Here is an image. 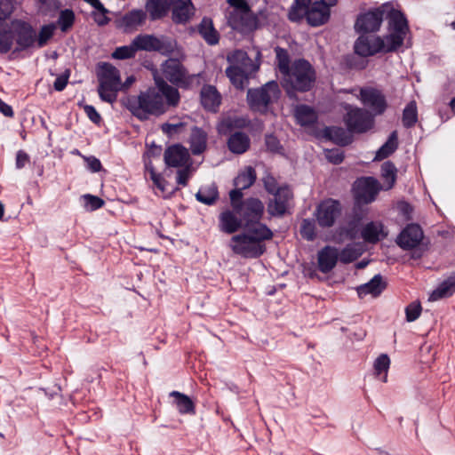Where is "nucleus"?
<instances>
[{"instance_id": "34", "label": "nucleus", "mask_w": 455, "mask_h": 455, "mask_svg": "<svg viewBox=\"0 0 455 455\" xmlns=\"http://www.w3.org/2000/svg\"><path fill=\"white\" fill-rule=\"evenodd\" d=\"M454 292L455 272L438 284V286L429 294L428 299L430 301H437L452 296Z\"/></svg>"}, {"instance_id": "27", "label": "nucleus", "mask_w": 455, "mask_h": 455, "mask_svg": "<svg viewBox=\"0 0 455 455\" xmlns=\"http://www.w3.org/2000/svg\"><path fill=\"white\" fill-rule=\"evenodd\" d=\"M227 146L228 150L235 155H242L251 147V139L243 132H235L228 134Z\"/></svg>"}, {"instance_id": "1", "label": "nucleus", "mask_w": 455, "mask_h": 455, "mask_svg": "<svg viewBox=\"0 0 455 455\" xmlns=\"http://www.w3.org/2000/svg\"><path fill=\"white\" fill-rule=\"evenodd\" d=\"M154 84L138 96H128L123 101L124 106L140 121L148 120L151 116H160L180 104L178 88L158 75H154Z\"/></svg>"}, {"instance_id": "6", "label": "nucleus", "mask_w": 455, "mask_h": 455, "mask_svg": "<svg viewBox=\"0 0 455 455\" xmlns=\"http://www.w3.org/2000/svg\"><path fill=\"white\" fill-rule=\"evenodd\" d=\"M97 77L100 100L111 104L116 102L122 87L120 71L109 62H100L97 68Z\"/></svg>"}, {"instance_id": "23", "label": "nucleus", "mask_w": 455, "mask_h": 455, "mask_svg": "<svg viewBox=\"0 0 455 455\" xmlns=\"http://www.w3.org/2000/svg\"><path fill=\"white\" fill-rule=\"evenodd\" d=\"M384 18L387 20V29L389 32L406 35L409 27L405 15L401 11L395 9L389 3L388 8L385 11Z\"/></svg>"}, {"instance_id": "55", "label": "nucleus", "mask_w": 455, "mask_h": 455, "mask_svg": "<svg viewBox=\"0 0 455 455\" xmlns=\"http://www.w3.org/2000/svg\"><path fill=\"white\" fill-rule=\"evenodd\" d=\"M421 311L422 307L419 302L414 301L410 303L405 307L406 321L414 322L419 317Z\"/></svg>"}, {"instance_id": "30", "label": "nucleus", "mask_w": 455, "mask_h": 455, "mask_svg": "<svg viewBox=\"0 0 455 455\" xmlns=\"http://www.w3.org/2000/svg\"><path fill=\"white\" fill-rule=\"evenodd\" d=\"M323 136L333 143L345 147L352 143L353 137L348 130L338 126H327L323 130Z\"/></svg>"}, {"instance_id": "56", "label": "nucleus", "mask_w": 455, "mask_h": 455, "mask_svg": "<svg viewBox=\"0 0 455 455\" xmlns=\"http://www.w3.org/2000/svg\"><path fill=\"white\" fill-rule=\"evenodd\" d=\"M85 207L90 211H96L104 205V200L93 195L84 196Z\"/></svg>"}, {"instance_id": "20", "label": "nucleus", "mask_w": 455, "mask_h": 455, "mask_svg": "<svg viewBox=\"0 0 455 455\" xmlns=\"http://www.w3.org/2000/svg\"><path fill=\"white\" fill-rule=\"evenodd\" d=\"M164 160L167 167L180 168L190 163V155L184 146L174 144L165 149Z\"/></svg>"}, {"instance_id": "14", "label": "nucleus", "mask_w": 455, "mask_h": 455, "mask_svg": "<svg viewBox=\"0 0 455 455\" xmlns=\"http://www.w3.org/2000/svg\"><path fill=\"white\" fill-rule=\"evenodd\" d=\"M359 99L363 105L369 108L374 116L383 115L387 108L386 96L375 87H362Z\"/></svg>"}, {"instance_id": "49", "label": "nucleus", "mask_w": 455, "mask_h": 455, "mask_svg": "<svg viewBox=\"0 0 455 455\" xmlns=\"http://www.w3.org/2000/svg\"><path fill=\"white\" fill-rule=\"evenodd\" d=\"M150 180L153 181L154 186L161 191L162 196L164 198L171 197L178 189L173 188L171 191H169L167 188L169 185L168 181L163 177L161 173H157L156 172H151Z\"/></svg>"}, {"instance_id": "3", "label": "nucleus", "mask_w": 455, "mask_h": 455, "mask_svg": "<svg viewBox=\"0 0 455 455\" xmlns=\"http://www.w3.org/2000/svg\"><path fill=\"white\" fill-rule=\"evenodd\" d=\"M316 73L305 59L295 60L291 70L282 77L281 84L290 99L296 98L297 92H309L315 85Z\"/></svg>"}, {"instance_id": "47", "label": "nucleus", "mask_w": 455, "mask_h": 455, "mask_svg": "<svg viewBox=\"0 0 455 455\" xmlns=\"http://www.w3.org/2000/svg\"><path fill=\"white\" fill-rule=\"evenodd\" d=\"M275 52L277 68L283 77L291 70L290 55L286 49L280 46H276Z\"/></svg>"}, {"instance_id": "9", "label": "nucleus", "mask_w": 455, "mask_h": 455, "mask_svg": "<svg viewBox=\"0 0 455 455\" xmlns=\"http://www.w3.org/2000/svg\"><path fill=\"white\" fill-rule=\"evenodd\" d=\"M237 65H231L226 68V75L231 84L237 89L243 90L248 81L249 75L256 72L259 66L243 51H236L233 54Z\"/></svg>"}, {"instance_id": "25", "label": "nucleus", "mask_w": 455, "mask_h": 455, "mask_svg": "<svg viewBox=\"0 0 455 455\" xmlns=\"http://www.w3.org/2000/svg\"><path fill=\"white\" fill-rule=\"evenodd\" d=\"M172 7V19L175 24H186L195 12L191 0H174Z\"/></svg>"}, {"instance_id": "15", "label": "nucleus", "mask_w": 455, "mask_h": 455, "mask_svg": "<svg viewBox=\"0 0 455 455\" xmlns=\"http://www.w3.org/2000/svg\"><path fill=\"white\" fill-rule=\"evenodd\" d=\"M273 198L269 199L267 204V211L271 217H283L290 208L293 198L292 191L289 187H279L275 193L272 194Z\"/></svg>"}, {"instance_id": "7", "label": "nucleus", "mask_w": 455, "mask_h": 455, "mask_svg": "<svg viewBox=\"0 0 455 455\" xmlns=\"http://www.w3.org/2000/svg\"><path fill=\"white\" fill-rule=\"evenodd\" d=\"M133 45L138 52H156L163 56H170L178 51L177 41L164 35L139 34L133 38Z\"/></svg>"}, {"instance_id": "44", "label": "nucleus", "mask_w": 455, "mask_h": 455, "mask_svg": "<svg viewBox=\"0 0 455 455\" xmlns=\"http://www.w3.org/2000/svg\"><path fill=\"white\" fill-rule=\"evenodd\" d=\"M418 122V108L415 100L410 101L403 110L402 123L403 127L410 129Z\"/></svg>"}, {"instance_id": "11", "label": "nucleus", "mask_w": 455, "mask_h": 455, "mask_svg": "<svg viewBox=\"0 0 455 455\" xmlns=\"http://www.w3.org/2000/svg\"><path fill=\"white\" fill-rule=\"evenodd\" d=\"M12 28L13 39L16 43L12 54L26 51L36 45V32L30 23L22 20H13Z\"/></svg>"}, {"instance_id": "29", "label": "nucleus", "mask_w": 455, "mask_h": 455, "mask_svg": "<svg viewBox=\"0 0 455 455\" xmlns=\"http://www.w3.org/2000/svg\"><path fill=\"white\" fill-rule=\"evenodd\" d=\"M294 116L298 124L302 127H311L318 121V114L315 109L306 104L295 107Z\"/></svg>"}, {"instance_id": "51", "label": "nucleus", "mask_w": 455, "mask_h": 455, "mask_svg": "<svg viewBox=\"0 0 455 455\" xmlns=\"http://www.w3.org/2000/svg\"><path fill=\"white\" fill-rule=\"evenodd\" d=\"M75 19L74 12L71 9H65L60 11L57 24L62 32H67L73 27Z\"/></svg>"}, {"instance_id": "4", "label": "nucleus", "mask_w": 455, "mask_h": 455, "mask_svg": "<svg viewBox=\"0 0 455 455\" xmlns=\"http://www.w3.org/2000/svg\"><path fill=\"white\" fill-rule=\"evenodd\" d=\"M337 0H294L290 7L288 18L298 22L304 18L312 27L326 23L330 18V7L336 4Z\"/></svg>"}, {"instance_id": "8", "label": "nucleus", "mask_w": 455, "mask_h": 455, "mask_svg": "<svg viewBox=\"0 0 455 455\" xmlns=\"http://www.w3.org/2000/svg\"><path fill=\"white\" fill-rule=\"evenodd\" d=\"M281 95V91L276 81H269L259 88L249 89L247 92V102L251 109L266 113L270 104L276 101Z\"/></svg>"}, {"instance_id": "45", "label": "nucleus", "mask_w": 455, "mask_h": 455, "mask_svg": "<svg viewBox=\"0 0 455 455\" xmlns=\"http://www.w3.org/2000/svg\"><path fill=\"white\" fill-rule=\"evenodd\" d=\"M406 35L397 32H389L383 39L382 52H395L403 43Z\"/></svg>"}, {"instance_id": "26", "label": "nucleus", "mask_w": 455, "mask_h": 455, "mask_svg": "<svg viewBox=\"0 0 455 455\" xmlns=\"http://www.w3.org/2000/svg\"><path fill=\"white\" fill-rule=\"evenodd\" d=\"M339 259L338 249L330 245L324 246L318 251L317 261L318 269L327 274L331 272L336 266Z\"/></svg>"}, {"instance_id": "58", "label": "nucleus", "mask_w": 455, "mask_h": 455, "mask_svg": "<svg viewBox=\"0 0 455 455\" xmlns=\"http://www.w3.org/2000/svg\"><path fill=\"white\" fill-rule=\"evenodd\" d=\"M324 155L326 159L333 164H339L345 157L344 152L339 148L326 149Z\"/></svg>"}, {"instance_id": "18", "label": "nucleus", "mask_w": 455, "mask_h": 455, "mask_svg": "<svg viewBox=\"0 0 455 455\" xmlns=\"http://www.w3.org/2000/svg\"><path fill=\"white\" fill-rule=\"evenodd\" d=\"M265 211L264 204L256 197H249L244 199V204L238 212L243 225L259 221L263 218Z\"/></svg>"}, {"instance_id": "33", "label": "nucleus", "mask_w": 455, "mask_h": 455, "mask_svg": "<svg viewBox=\"0 0 455 455\" xmlns=\"http://www.w3.org/2000/svg\"><path fill=\"white\" fill-rule=\"evenodd\" d=\"M208 135L202 128L194 126L189 137V147L194 156L203 154L207 148Z\"/></svg>"}, {"instance_id": "28", "label": "nucleus", "mask_w": 455, "mask_h": 455, "mask_svg": "<svg viewBox=\"0 0 455 455\" xmlns=\"http://www.w3.org/2000/svg\"><path fill=\"white\" fill-rule=\"evenodd\" d=\"M174 0H147L145 4L146 12H148L150 20H157L164 18Z\"/></svg>"}, {"instance_id": "46", "label": "nucleus", "mask_w": 455, "mask_h": 455, "mask_svg": "<svg viewBox=\"0 0 455 455\" xmlns=\"http://www.w3.org/2000/svg\"><path fill=\"white\" fill-rule=\"evenodd\" d=\"M381 178L386 183V190L392 188L396 180L397 169L393 162L386 161L381 165Z\"/></svg>"}, {"instance_id": "21", "label": "nucleus", "mask_w": 455, "mask_h": 455, "mask_svg": "<svg viewBox=\"0 0 455 455\" xmlns=\"http://www.w3.org/2000/svg\"><path fill=\"white\" fill-rule=\"evenodd\" d=\"M423 238V231L418 224H408L397 237V244L403 250L416 248Z\"/></svg>"}, {"instance_id": "16", "label": "nucleus", "mask_w": 455, "mask_h": 455, "mask_svg": "<svg viewBox=\"0 0 455 455\" xmlns=\"http://www.w3.org/2000/svg\"><path fill=\"white\" fill-rule=\"evenodd\" d=\"M341 212L339 201L329 198L321 202L315 212L316 220L322 228H331Z\"/></svg>"}, {"instance_id": "39", "label": "nucleus", "mask_w": 455, "mask_h": 455, "mask_svg": "<svg viewBox=\"0 0 455 455\" xmlns=\"http://www.w3.org/2000/svg\"><path fill=\"white\" fill-rule=\"evenodd\" d=\"M398 148V135L396 131H393L387 140L377 150L374 161H382L390 156Z\"/></svg>"}, {"instance_id": "38", "label": "nucleus", "mask_w": 455, "mask_h": 455, "mask_svg": "<svg viewBox=\"0 0 455 455\" xmlns=\"http://www.w3.org/2000/svg\"><path fill=\"white\" fill-rule=\"evenodd\" d=\"M361 236L367 243H378L381 236H386L383 234V225L380 222L375 221L367 223L361 231Z\"/></svg>"}, {"instance_id": "53", "label": "nucleus", "mask_w": 455, "mask_h": 455, "mask_svg": "<svg viewBox=\"0 0 455 455\" xmlns=\"http://www.w3.org/2000/svg\"><path fill=\"white\" fill-rule=\"evenodd\" d=\"M300 235L307 241H314L316 237L315 221L304 219L300 225Z\"/></svg>"}, {"instance_id": "13", "label": "nucleus", "mask_w": 455, "mask_h": 455, "mask_svg": "<svg viewBox=\"0 0 455 455\" xmlns=\"http://www.w3.org/2000/svg\"><path fill=\"white\" fill-rule=\"evenodd\" d=\"M387 8H388V3H385L378 8L360 14L357 17L355 24V30L361 33H371L378 31L383 21L385 11Z\"/></svg>"}, {"instance_id": "40", "label": "nucleus", "mask_w": 455, "mask_h": 455, "mask_svg": "<svg viewBox=\"0 0 455 455\" xmlns=\"http://www.w3.org/2000/svg\"><path fill=\"white\" fill-rule=\"evenodd\" d=\"M256 180L257 173L255 169L251 166H247L237 174L233 180V184L235 187L245 190L251 188Z\"/></svg>"}, {"instance_id": "2", "label": "nucleus", "mask_w": 455, "mask_h": 455, "mask_svg": "<svg viewBox=\"0 0 455 455\" xmlns=\"http://www.w3.org/2000/svg\"><path fill=\"white\" fill-rule=\"evenodd\" d=\"M243 229L231 238L232 251L244 259L259 258L266 252L265 242L273 238V231L260 220L243 225Z\"/></svg>"}, {"instance_id": "59", "label": "nucleus", "mask_w": 455, "mask_h": 455, "mask_svg": "<svg viewBox=\"0 0 455 455\" xmlns=\"http://www.w3.org/2000/svg\"><path fill=\"white\" fill-rule=\"evenodd\" d=\"M265 145L267 149L273 153H279L283 148L280 140L274 134L266 135Z\"/></svg>"}, {"instance_id": "50", "label": "nucleus", "mask_w": 455, "mask_h": 455, "mask_svg": "<svg viewBox=\"0 0 455 455\" xmlns=\"http://www.w3.org/2000/svg\"><path fill=\"white\" fill-rule=\"evenodd\" d=\"M56 29V25L54 23H50L47 25H44L41 27L38 36L36 35V44L38 48H42L45 46L48 41L53 36L54 31Z\"/></svg>"}, {"instance_id": "57", "label": "nucleus", "mask_w": 455, "mask_h": 455, "mask_svg": "<svg viewBox=\"0 0 455 455\" xmlns=\"http://www.w3.org/2000/svg\"><path fill=\"white\" fill-rule=\"evenodd\" d=\"M185 125L186 124L183 122L177 124L164 123L161 125V130L165 135L172 137L174 134L180 133Z\"/></svg>"}, {"instance_id": "5", "label": "nucleus", "mask_w": 455, "mask_h": 455, "mask_svg": "<svg viewBox=\"0 0 455 455\" xmlns=\"http://www.w3.org/2000/svg\"><path fill=\"white\" fill-rule=\"evenodd\" d=\"M162 76L166 82L181 89L188 90L201 84L202 73L189 74L185 66L176 58H169L161 65Z\"/></svg>"}, {"instance_id": "22", "label": "nucleus", "mask_w": 455, "mask_h": 455, "mask_svg": "<svg viewBox=\"0 0 455 455\" xmlns=\"http://www.w3.org/2000/svg\"><path fill=\"white\" fill-rule=\"evenodd\" d=\"M241 228L243 222L238 212L232 209H226L219 215V229L225 234H234Z\"/></svg>"}, {"instance_id": "12", "label": "nucleus", "mask_w": 455, "mask_h": 455, "mask_svg": "<svg viewBox=\"0 0 455 455\" xmlns=\"http://www.w3.org/2000/svg\"><path fill=\"white\" fill-rule=\"evenodd\" d=\"M347 129L354 133H364L374 125L373 116L361 108L349 109L344 116Z\"/></svg>"}, {"instance_id": "41", "label": "nucleus", "mask_w": 455, "mask_h": 455, "mask_svg": "<svg viewBox=\"0 0 455 455\" xmlns=\"http://www.w3.org/2000/svg\"><path fill=\"white\" fill-rule=\"evenodd\" d=\"M13 33L12 23L0 20V53L5 54L12 50L13 44Z\"/></svg>"}, {"instance_id": "31", "label": "nucleus", "mask_w": 455, "mask_h": 455, "mask_svg": "<svg viewBox=\"0 0 455 455\" xmlns=\"http://www.w3.org/2000/svg\"><path fill=\"white\" fill-rule=\"evenodd\" d=\"M250 124L249 119L243 116H228L222 119L217 126L220 135L228 136L235 132V130L246 128Z\"/></svg>"}, {"instance_id": "64", "label": "nucleus", "mask_w": 455, "mask_h": 455, "mask_svg": "<svg viewBox=\"0 0 455 455\" xmlns=\"http://www.w3.org/2000/svg\"><path fill=\"white\" fill-rule=\"evenodd\" d=\"M84 110L88 116V118L95 124H100L102 121L101 116L96 110V108L92 105H85L84 107Z\"/></svg>"}, {"instance_id": "35", "label": "nucleus", "mask_w": 455, "mask_h": 455, "mask_svg": "<svg viewBox=\"0 0 455 455\" xmlns=\"http://www.w3.org/2000/svg\"><path fill=\"white\" fill-rule=\"evenodd\" d=\"M198 33L209 45H215L220 41V34L210 18L204 17L202 19L198 25Z\"/></svg>"}, {"instance_id": "43", "label": "nucleus", "mask_w": 455, "mask_h": 455, "mask_svg": "<svg viewBox=\"0 0 455 455\" xmlns=\"http://www.w3.org/2000/svg\"><path fill=\"white\" fill-rule=\"evenodd\" d=\"M363 252V250L360 243H348L339 252V259L344 264L351 263L361 257Z\"/></svg>"}, {"instance_id": "36", "label": "nucleus", "mask_w": 455, "mask_h": 455, "mask_svg": "<svg viewBox=\"0 0 455 455\" xmlns=\"http://www.w3.org/2000/svg\"><path fill=\"white\" fill-rule=\"evenodd\" d=\"M147 12L141 9H134L125 13L121 20V26L125 31L132 30L142 25L147 19Z\"/></svg>"}, {"instance_id": "24", "label": "nucleus", "mask_w": 455, "mask_h": 455, "mask_svg": "<svg viewBox=\"0 0 455 455\" xmlns=\"http://www.w3.org/2000/svg\"><path fill=\"white\" fill-rule=\"evenodd\" d=\"M221 100V94L214 85H203L200 92V101L205 110L212 113L218 112Z\"/></svg>"}, {"instance_id": "10", "label": "nucleus", "mask_w": 455, "mask_h": 455, "mask_svg": "<svg viewBox=\"0 0 455 455\" xmlns=\"http://www.w3.org/2000/svg\"><path fill=\"white\" fill-rule=\"evenodd\" d=\"M226 19L232 29L241 33L254 31L259 27V18L250 6L238 11H228Z\"/></svg>"}, {"instance_id": "37", "label": "nucleus", "mask_w": 455, "mask_h": 455, "mask_svg": "<svg viewBox=\"0 0 455 455\" xmlns=\"http://www.w3.org/2000/svg\"><path fill=\"white\" fill-rule=\"evenodd\" d=\"M170 396L174 398V403L180 414H196L195 403L188 395L180 391H172Z\"/></svg>"}, {"instance_id": "19", "label": "nucleus", "mask_w": 455, "mask_h": 455, "mask_svg": "<svg viewBox=\"0 0 455 455\" xmlns=\"http://www.w3.org/2000/svg\"><path fill=\"white\" fill-rule=\"evenodd\" d=\"M355 53L362 57L373 56L383 50V39L380 36H359L354 45Z\"/></svg>"}, {"instance_id": "17", "label": "nucleus", "mask_w": 455, "mask_h": 455, "mask_svg": "<svg viewBox=\"0 0 455 455\" xmlns=\"http://www.w3.org/2000/svg\"><path fill=\"white\" fill-rule=\"evenodd\" d=\"M381 186L373 177H365L358 180L356 186V198L363 204H371L376 199Z\"/></svg>"}, {"instance_id": "62", "label": "nucleus", "mask_w": 455, "mask_h": 455, "mask_svg": "<svg viewBox=\"0 0 455 455\" xmlns=\"http://www.w3.org/2000/svg\"><path fill=\"white\" fill-rule=\"evenodd\" d=\"M97 12H92L93 20L99 25V26H105L107 25L110 19L107 16L108 10L103 5L102 9H95Z\"/></svg>"}, {"instance_id": "52", "label": "nucleus", "mask_w": 455, "mask_h": 455, "mask_svg": "<svg viewBox=\"0 0 455 455\" xmlns=\"http://www.w3.org/2000/svg\"><path fill=\"white\" fill-rule=\"evenodd\" d=\"M138 49L133 45V40L129 45L116 47L111 56L115 60H128L134 58Z\"/></svg>"}, {"instance_id": "63", "label": "nucleus", "mask_w": 455, "mask_h": 455, "mask_svg": "<svg viewBox=\"0 0 455 455\" xmlns=\"http://www.w3.org/2000/svg\"><path fill=\"white\" fill-rule=\"evenodd\" d=\"M69 76H70V72L68 69H67L61 75L58 76L53 83L54 90L57 92L63 91L68 83Z\"/></svg>"}, {"instance_id": "48", "label": "nucleus", "mask_w": 455, "mask_h": 455, "mask_svg": "<svg viewBox=\"0 0 455 455\" xmlns=\"http://www.w3.org/2000/svg\"><path fill=\"white\" fill-rule=\"evenodd\" d=\"M390 365V359L387 355L381 354L379 356L376 358L373 363V369H374V374L378 377H380L383 374V377L381 378V380L383 382H387V371Z\"/></svg>"}, {"instance_id": "61", "label": "nucleus", "mask_w": 455, "mask_h": 455, "mask_svg": "<svg viewBox=\"0 0 455 455\" xmlns=\"http://www.w3.org/2000/svg\"><path fill=\"white\" fill-rule=\"evenodd\" d=\"M190 167L191 163L188 164L184 167H180L177 172L176 180L179 185L186 187L190 177Z\"/></svg>"}, {"instance_id": "32", "label": "nucleus", "mask_w": 455, "mask_h": 455, "mask_svg": "<svg viewBox=\"0 0 455 455\" xmlns=\"http://www.w3.org/2000/svg\"><path fill=\"white\" fill-rule=\"evenodd\" d=\"M387 283L383 280L380 274L375 275L368 283L357 287V294L363 298L368 294L372 297H378L386 289Z\"/></svg>"}, {"instance_id": "60", "label": "nucleus", "mask_w": 455, "mask_h": 455, "mask_svg": "<svg viewBox=\"0 0 455 455\" xmlns=\"http://www.w3.org/2000/svg\"><path fill=\"white\" fill-rule=\"evenodd\" d=\"M15 0H0V20L4 21L14 10Z\"/></svg>"}, {"instance_id": "54", "label": "nucleus", "mask_w": 455, "mask_h": 455, "mask_svg": "<svg viewBox=\"0 0 455 455\" xmlns=\"http://www.w3.org/2000/svg\"><path fill=\"white\" fill-rule=\"evenodd\" d=\"M243 191V189L235 187V188L229 192L231 207L236 212H239L241 210V206L244 204Z\"/></svg>"}, {"instance_id": "42", "label": "nucleus", "mask_w": 455, "mask_h": 455, "mask_svg": "<svg viewBox=\"0 0 455 455\" xmlns=\"http://www.w3.org/2000/svg\"><path fill=\"white\" fill-rule=\"evenodd\" d=\"M219 196L218 187L215 183L202 187L196 194V200L205 205H213L219 199Z\"/></svg>"}]
</instances>
